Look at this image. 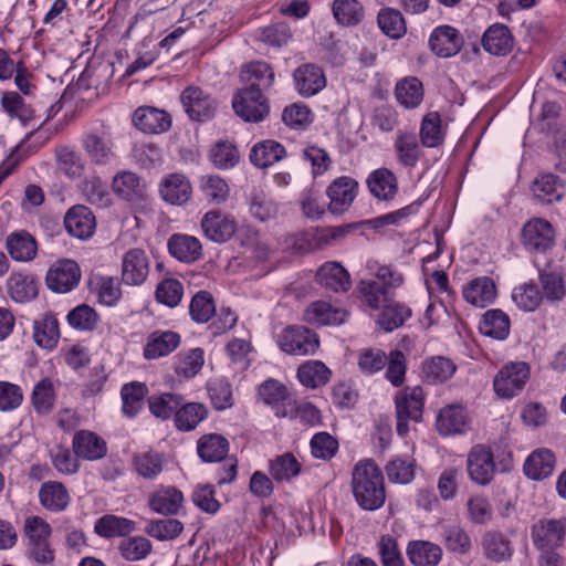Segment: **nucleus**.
I'll return each instance as SVG.
<instances>
[{"instance_id":"obj_1","label":"nucleus","mask_w":566,"mask_h":566,"mask_svg":"<svg viewBox=\"0 0 566 566\" xmlns=\"http://www.w3.org/2000/svg\"><path fill=\"white\" fill-rule=\"evenodd\" d=\"M350 488L356 503L365 511H376L385 504L384 475L373 460H361L355 464Z\"/></svg>"},{"instance_id":"obj_2","label":"nucleus","mask_w":566,"mask_h":566,"mask_svg":"<svg viewBox=\"0 0 566 566\" xmlns=\"http://www.w3.org/2000/svg\"><path fill=\"white\" fill-rule=\"evenodd\" d=\"M424 394L420 386L406 387L395 397L397 432L405 436L409 431V421L418 422L422 417Z\"/></svg>"},{"instance_id":"obj_3","label":"nucleus","mask_w":566,"mask_h":566,"mask_svg":"<svg viewBox=\"0 0 566 566\" xmlns=\"http://www.w3.org/2000/svg\"><path fill=\"white\" fill-rule=\"evenodd\" d=\"M232 107L239 117L250 123L262 122L270 113L269 101L265 94L243 87L233 95Z\"/></svg>"},{"instance_id":"obj_4","label":"nucleus","mask_w":566,"mask_h":566,"mask_svg":"<svg viewBox=\"0 0 566 566\" xmlns=\"http://www.w3.org/2000/svg\"><path fill=\"white\" fill-rule=\"evenodd\" d=\"M528 378L530 368L526 363L507 364L495 376L494 390L499 397L511 399L524 388Z\"/></svg>"},{"instance_id":"obj_5","label":"nucleus","mask_w":566,"mask_h":566,"mask_svg":"<svg viewBox=\"0 0 566 566\" xmlns=\"http://www.w3.org/2000/svg\"><path fill=\"white\" fill-rule=\"evenodd\" d=\"M279 347L290 355H313L319 342L315 333L303 326H287L277 338Z\"/></svg>"},{"instance_id":"obj_6","label":"nucleus","mask_w":566,"mask_h":566,"mask_svg":"<svg viewBox=\"0 0 566 566\" xmlns=\"http://www.w3.org/2000/svg\"><path fill=\"white\" fill-rule=\"evenodd\" d=\"M467 472L473 483L482 486L490 484L496 472L491 449L483 444L472 447L467 455Z\"/></svg>"},{"instance_id":"obj_7","label":"nucleus","mask_w":566,"mask_h":566,"mask_svg":"<svg viewBox=\"0 0 566 566\" xmlns=\"http://www.w3.org/2000/svg\"><path fill=\"white\" fill-rule=\"evenodd\" d=\"M566 536V517L541 518L532 525L531 537L538 549L559 547Z\"/></svg>"},{"instance_id":"obj_8","label":"nucleus","mask_w":566,"mask_h":566,"mask_svg":"<svg viewBox=\"0 0 566 566\" xmlns=\"http://www.w3.org/2000/svg\"><path fill=\"white\" fill-rule=\"evenodd\" d=\"M181 103L188 116L198 122L211 119L217 111V102L197 86H188L184 90Z\"/></svg>"},{"instance_id":"obj_9","label":"nucleus","mask_w":566,"mask_h":566,"mask_svg":"<svg viewBox=\"0 0 566 566\" xmlns=\"http://www.w3.org/2000/svg\"><path fill=\"white\" fill-rule=\"evenodd\" d=\"M200 227L207 239L216 243H223L235 233L237 222L229 213L210 210L203 214Z\"/></svg>"},{"instance_id":"obj_10","label":"nucleus","mask_w":566,"mask_h":566,"mask_svg":"<svg viewBox=\"0 0 566 566\" xmlns=\"http://www.w3.org/2000/svg\"><path fill=\"white\" fill-rule=\"evenodd\" d=\"M554 240L555 231L544 219H532L522 229V243L528 251L545 252L554 245Z\"/></svg>"},{"instance_id":"obj_11","label":"nucleus","mask_w":566,"mask_h":566,"mask_svg":"<svg viewBox=\"0 0 566 566\" xmlns=\"http://www.w3.org/2000/svg\"><path fill=\"white\" fill-rule=\"evenodd\" d=\"M158 192L166 203L182 206L191 199L192 186L186 175L181 172H170L160 179Z\"/></svg>"},{"instance_id":"obj_12","label":"nucleus","mask_w":566,"mask_h":566,"mask_svg":"<svg viewBox=\"0 0 566 566\" xmlns=\"http://www.w3.org/2000/svg\"><path fill=\"white\" fill-rule=\"evenodd\" d=\"M259 396L270 406L277 418L292 416L294 400L290 397L287 388L275 379H268L259 387Z\"/></svg>"},{"instance_id":"obj_13","label":"nucleus","mask_w":566,"mask_h":566,"mask_svg":"<svg viewBox=\"0 0 566 566\" xmlns=\"http://www.w3.org/2000/svg\"><path fill=\"white\" fill-rule=\"evenodd\" d=\"M149 258L143 249L133 248L122 258V282L130 286L142 285L149 274Z\"/></svg>"},{"instance_id":"obj_14","label":"nucleus","mask_w":566,"mask_h":566,"mask_svg":"<svg viewBox=\"0 0 566 566\" xmlns=\"http://www.w3.org/2000/svg\"><path fill=\"white\" fill-rule=\"evenodd\" d=\"M81 280V270L73 260L57 261L48 272L45 282L50 290L56 293H66L77 286Z\"/></svg>"},{"instance_id":"obj_15","label":"nucleus","mask_w":566,"mask_h":566,"mask_svg":"<svg viewBox=\"0 0 566 566\" xmlns=\"http://www.w3.org/2000/svg\"><path fill=\"white\" fill-rule=\"evenodd\" d=\"M358 182L348 176L336 178L326 189L329 198L328 210L333 214H340L348 210L357 196Z\"/></svg>"},{"instance_id":"obj_16","label":"nucleus","mask_w":566,"mask_h":566,"mask_svg":"<svg viewBox=\"0 0 566 566\" xmlns=\"http://www.w3.org/2000/svg\"><path fill=\"white\" fill-rule=\"evenodd\" d=\"M243 88L265 94L274 85L273 67L264 61H253L244 64L240 72Z\"/></svg>"},{"instance_id":"obj_17","label":"nucleus","mask_w":566,"mask_h":566,"mask_svg":"<svg viewBox=\"0 0 566 566\" xmlns=\"http://www.w3.org/2000/svg\"><path fill=\"white\" fill-rule=\"evenodd\" d=\"M82 146L91 163L107 165L115 158L114 144L111 134L106 130L88 132L83 136Z\"/></svg>"},{"instance_id":"obj_18","label":"nucleus","mask_w":566,"mask_h":566,"mask_svg":"<svg viewBox=\"0 0 566 566\" xmlns=\"http://www.w3.org/2000/svg\"><path fill=\"white\" fill-rule=\"evenodd\" d=\"M295 91L303 97H312L326 86L323 70L315 64H303L293 72Z\"/></svg>"},{"instance_id":"obj_19","label":"nucleus","mask_w":566,"mask_h":566,"mask_svg":"<svg viewBox=\"0 0 566 566\" xmlns=\"http://www.w3.org/2000/svg\"><path fill=\"white\" fill-rule=\"evenodd\" d=\"M462 45V35L451 25L437 27L429 38V46L439 57L446 59L455 55L461 50Z\"/></svg>"},{"instance_id":"obj_20","label":"nucleus","mask_w":566,"mask_h":566,"mask_svg":"<svg viewBox=\"0 0 566 566\" xmlns=\"http://www.w3.org/2000/svg\"><path fill=\"white\" fill-rule=\"evenodd\" d=\"M496 285L489 276H479L471 280L462 289L463 298L475 307L484 308L496 298Z\"/></svg>"},{"instance_id":"obj_21","label":"nucleus","mask_w":566,"mask_h":566,"mask_svg":"<svg viewBox=\"0 0 566 566\" xmlns=\"http://www.w3.org/2000/svg\"><path fill=\"white\" fill-rule=\"evenodd\" d=\"M72 448L78 458L88 461L99 460L107 453L105 440L88 430H81L74 434Z\"/></svg>"},{"instance_id":"obj_22","label":"nucleus","mask_w":566,"mask_h":566,"mask_svg":"<svg viewBox=\"0 0 566 566\" xmlns=\"http://www.w3.org/2000/svg\"><path fill=\"white\" fill-rule=\"evenodd\" d=\"M565 271L560 266L547 264L538 271L543 298L560 302L566 296Z\"/></svg>"},{"instance_id":"obj_23","label":"nucleus","mask_w":566,"mask_h":566,"mask_svg":"<svg viewBox=\"0 0 566 566\" xmlns=\"http://www.w3.org/2000/svg\"><path fill=\"white\" fill-rule=\"evenodd\" d=\"M64 224L67 232L78 239L90 238L96 227L93 212L85 206H74L71 208L65 218Z\"/></svg>"},{"instance_id":"obj_24","label":"nucleus","mask_w":566,"mask_h":566,"mask_svg":"<svg viewBox=\"0 0 566 566\" xmlns=\"http://www.w3.org/2000/svg\"><path fill=\"white\" fill-rule=\"evenodd\" d=\"M133 119L135 126L147 134L164 133L171 126L169 114L151 106L137 108Z\"/></svg>"},{"instance_id":"obj_25","label":"nucleus","mask_w":566,"mask_h":566,"mask_svg":"<svg viewBox=\"0 0 566 566\" xmlns=\"http://www.w3.org/2000/svg\"><path fill=\"white\" fill-rule=\"evenodd\" d=\"M113 191L124 200L136 202L146 193V182L132 171L117 172L112 182Z\"/></svg>"},{"instance_id":"obj_26","label":"nucleus","mask_w":566,"mask_h":566,"mask_svg":"<svg viewBox=\"0 0 566 566\" xmlns=\"http://www.w3.org/2000/svg\"><path fill=\"white\" fill-rule=\"evenodd\" d=\"M6 249L14 261L29 262L36 256L38 243L28 231L18 230L6 238Z\"/></svg>"},{"instance_id":"obj_27","label":"nucleus","mask_w":566,"mask_h":566,"mask_svg":"<svg viewBox=\"0 0 566 566\" xmlns=\"http://www.w3.org/2000/svg\"><path fill=\"white\" fill-rule=\"evenodd\" d=\"M180 344V335L172 331H156L149 334L144 347V357L157 359L172 353Z\"/></svg>"},{"instance_id":"obj_28","label":"nucleus","mask_w":566,"mask_h":566,"mask_svg":"<svg viewBox=\"0 0 566 566\" xmlns=\"http://www.w3.org/2000/svg\"><path fill=\"white\" fill-rule=\"evenodd\" d=\"M366 182L370 193L378 200H391L398 192L397 177L388 168L371 171Z\"/></svg>"},{"instance_id":"obj_29","label":"nucleus","mask_w":566,"mask_h":566,"mask_svg":"<svg viewBox=\"0 0 566 566\" xmlns=\"http://www.w3.org/2000/svg\"><path fill=\"white\" fill-rule=\"evenodd\" d=\"M347 313L343 308L334 307L327 302H313L304 311V321L316 326L339 325L345 322Z\"/></svg>"},{"instance_id":"obj_30","label":"nucleus","mask_w":566,"mask_h":566,"mask_svg":"<svg viewBox=\"0 0 566 566\" xmlns=\"http://www.w3.org/2000/svg\"><path fill=\"white\" fill-rule=\"evenodd\" d=\"M316 280L326 290L333 292H346L352 286L349 273L337 262L324 263L316 273Z\"/></svg>"},{"instance_id":"obj_31","label":"nucleus","mask_w":566,"mask_h":566,"mask_svg":"<svg viewBox=\"0 0 566 566\" xmlns=\"http://www.w3.org/2000/svg\"><path fill=\"white\" fill-rule=\"evenodd\" d=\"M555 464V454L549 449L542 448L527 457L523 470L527 478L539 481L552 475Z\"/></svg>"},{"instance_id":"obj_32","label":"nucleus","mask_w":566,"mask_h":566,"mask_svg":"<svg viewBox=\"0 0 566 566\" xmlns=\"http://www.w3.org/2000/svg\"><path fill=\"white\" fill-rule=\"evenodd\" d=\"M484 556L494 563L507 562L513 555L511 541L499 531H488L481 541Z\"/></svg>"},{"instance_id":"obj_33","label":"nucleus","mask_w":566,"mask_h":566,"mask_svg":"<svg viewBox=\"0 0 566 566\" xmlns=\"http://www.w3.org/2000/svg\"><path fill=\"white\" fill-rule=\"evenodd\" d=\"M513 44V35L504 24L495 23L489 27L482 36L483 49L493 55L509 54Z\"/></svg>"},{"instance_id":"obj_34","label":"nucleus","mask_w":566,"mask_h":566,"mask_svg":"<svg viewBox=\"0 0 566 566\" xmlns=\"http://www.w3.org/2000/svg\"><path fill=\"white\" fill-rule=\"evenodd\" d=\"M394 147L397 159L403 167H415L422 155L418 137L412 132L398 130Z\"/></svg>"},{"instance_id":"obj_35","label":"nucleus","mask_w":566,"mask_h":566,"mask_svg":"<svg viewBox=\"0 0 566 566\" xmlns=\"http://www.w3.org/2000/svg\"><path fill=\"white\" fill-rule=\"evenodd\" d=\"M168 250L172 256L186 263L197 261L202 254V245L196 237L180 233L170 237Z\"/></svg>"},{"instance_id":"obj_36","label":"nucleus","mask_w":566,"mask_h":566,"mask_svg":"<svg viewBox=\"0 0 566 566\" xmlns=\"http://www.w3.org/2000/svg\"><path fill=\"white\" fill-rule=\"evenodd\" d=\"M417 462L413 457L399 454L391 458L385 465V472L390 483L406 485L416 476Z\"/></svg>"},{"instance_id":"obj_37","label":"nucleus","mask_w":566,"mask_h":566,"mask_svg":"<svg viewBox=\"0 0 566 566\" xmlns=\"http://www.w3.org/2000/svg\"><path fill=\"white\" fill-rule=\"evenodd\" d=\"M406 553L415 566H437L442 558L441 547L429 541L409 542Z\"/></svg>"},{"instance_id":"obj_38","label":"nucleus","mask_w":566,"mask_h":566,"mask_svg":"<svg viewBox=\"0 0 566 566\" xmlns=\"http://www.w3.org/2000/svg\"><path fill=\"white\" fill-rule=\"evenodd\" d=\"M468 426V416L462 406L451 405L439 411L437 429L443 436L464 432Z\"/></svg>"},{"instance_id":"obj_39","label":"nucleus","mask_w":566,"mask_h":566,"mask_svg":"<svg viewBox=\"0 0 566 566\" xmlns=\"http://www.w3.org/2000/svg\"><path fill=\"white\" fill-rule=\"evenodd\" d=\"M41 505L51 512L64 511L71 501L66 488L57 481H46L39 490Z\"/></svg>"},{"instance_id":"obj_40","label":"nucleus","mask_w":566,"mask_h":566,"mask_svg":"<svg viewBox=\"0 0 566 566\" xmlns=\"http://www.w3.org/2000/svg\"><path fill=\"white\" fill-rule=\"evenodd\" d=\"M286 155L282 144L276 140L266 139L255 144L250 151V161L258 168H266Z\"/></svg>"},{"instance_id":"obj_41","label":"nucleus","mask_w":566,"mask_h":566,"mask_svg":"<svg viewBox=\"0 0 566 566\" xmlns=\"http://www.w3.org/2000/svg\"><path fill=\"white\" fill-rule=\"evenodd\" d=\"M184 501L182 493L174 486L160 488L149 496V507L159 514L174 515Z\"/></svg>"},{"instance_id":"obj_42","label":"nucleus","mask_w":566,"mask_h":566,"mask_svg":"<svg viewBox=\"0 0 566 566\" xmlns=\"http://www.w3.org/2000/svg\"><path fill=\"white\" fill-rule=\"evenodd\" d=\"M197 451L203 462H220L228 454L229 442L219 433L205 434L197 442Z\"/></svg>"},{"instance_id":"obj_43","label":"nucleus","mask_w":566,"mask_h":566,"mask_svg":"<svg viewBox=\"0 0 566 566\" xmlns=\"http://www.w3.org/2000/svg\"><path fill=\"white\" fill-rule=\"evenodd\" d=\"M10 297L17 303H25L38 295V285L32 275L13 272L7 280Z\"/></svg>"},{"instance_id":"obj_44","label":"nucleus","mask_w":566,"mask_h":566,"mask_svg":"<svg viewBox=\"0 0 566 566\" xmlns=\"http://www.w3.org/2000/svg\"><path fill=\"white\" fill-rule=\"evenodd\" d=\"M34 342L42 348L52 349L60 339V329L56 317L45 314L33 325Z\"/></svg>"},{"instance_id":"obj_45","label":"nucleus","mask_w":566,"mask_h":566,"mask_svg":"<svg viewBox=\"0 0 566 566\" xmlns=\"http://www.w3.org/2000/svg\"><path fill=\"white\" fill-rule=\"evenodd\" d=\"M395 95L398 103L403 107L416 108L423 99L422 82L415 76L405 77L396 84Z\"/></svg>"},{"instance_id":"obj_46","label":"nucleus","mask_w":566,"mask_h":566,"mask_svg":"<svg viewBox=\"0 0 566 566\" xmlns=\"http://www.w3.org/2000/svg\"><path fill=\"white\" fill-rule=\"evenodd\" d=\"M534 196L543 203L560 201L564 197L563 185L553 174H543L533 182Z\"/></svg>"},{"instance_id":"obj_47","label":"nucleus","mask_w":566,"mask_h":566,"mask_svg":"<svg viewBox=\"0 0 566 566\" xmlns=\"http://www.w3.org/2000/svg\"><path fill=\"white\" fill-rule=\"evenodd\" d=\"M421 370L428 382L442 384L455 374L457 365L449 358L436 356L423 361Z\"/></svg>"},{"instance_id":"obj_48","label":"nucleus","mask_w":566,"mask_h":566,"mask_svg":"<svg viewBox=\"0 0 566 566\" xmlns=\"http://www.w3.org/2000/svg\"><path fill=\"white\" fill-rule=\"evenodd\" d=\"M480 331L485 336L505 339L510 333V318L501 310H489L482 317Z\"/></svg>"},{"instance_id":"obj_49","label":"nucleus","mask_w":566,"mask_h":566,"mask_svg":"<svg viewBox=\"0 0 566 566\" xmlns=\"http://www.w3.org/2000/svg\"><path fill=\"white\" fill-rule=\"evenodd\" d=\"M148 389L143 382H130L122 387L120 396L123 400V413L128 418H134L144 407V399Z\"/></svg>"},{"instance_id":"obj_50","label":"nucleus","mask_w":566,"mask_h":566,"mask_svg":"<svg viewBox=\"0 0 566 566\" xmlns=\"http://www.w3.org/2000/svg\"><path fill=\"white\" fill-rule=\"evenodd\" d=\"M208 416V410L203 403L188 402L181 403L176 411L175 424L181 431L193 430Z\"/></svg>"},{"instance_id":"obj_51","label":"nucleus","mask_w":566,"mask_h":566,"mask_svg":"<svg viewBox=\"0 0 566 566\" xmlns=\"http://www.w3.org/2000/svg\"><path fill=\"white\" fill-rule=\"evenodd\" d=\"M378 324L386 331L391 332L400 326L411 316V310L399 302L389 300L382 307Z\"/></svg>"},{"instance_id":"obj_52","label":"nucleus","mask_w":566,"mask_h":566,"mask_svg":"<svg viewBox=\"0 0 566 566\" xmlns=\"http://www.w3.org/2000/svg\"><path fill=\"white\" fill-rule=\"evenodd\" d=\"M57 168L69 178L76 179L84 174L85 164L81 155L69 146L55 148Z\"/></svg>"},{"instance_id":"obj_53","label":"nucleus","mask_w":566,"mask_h":566,"mask_svg":"<svg viewBox=\"0 0 566 566\" xmlns=\"http://www.w3.org/2000/svg\"><path fill=\"white\" fill-rule=\"evenodd\" d=\"M95 532L103 537L126 536L135 530V523L126 517L104 515L94 526Z\"/></svg>"},{"instance_id":"obj_54","label":"nucleus","mask_w":566,"mask_h":566,"mask_svg":"<svg viewBox=\"0 0 566 566\" xmlns=\"http://www.w3.org/2000/svg\"><path fill=\"white\" fill-rule=\"evenodd\" d=\"M332 11L338 24L353 27L364 19V8L358 0H334Z\"/></svg>"},{"instance_id":"obj_55","label":"nucleus","mask_w":566,"mask_h":566,"mask_svg":"<svg viewBox=\"0 0 566 566\" xmlns=\"http://www.w3.org/2000/svg\"><path fill=\"white\" fill-rule=\"evenodd\" d=\"M329 377L331 370L319 360L306 361L297 370L298 380L308 388H317L325 385Z\"/></svg>"},{"instance_id":"obj_56","label":"nucleus","mask_w":566,"mask_h":566,"mask_svg":"<svg viewBox=\"0 0 566 566\" xmlns=\"http://www.w3.org/2000/svg\"><path fill=\"white\" fill-rule=\"evenodd\" d=\"M419 136L422 146L428 148L438 147L443 143L442 120L438 112H430L423 116Z\"/></svg>"},{"instance_id":"obj_57","label":"nucleus","mask_w":566,"mask_h":566,"mask_svg":"<svg viewBox=\"0 0 566 566\" xmlns=\"http://www.w3.org/2000/svg\"><path fill=\"white\" fill-rule=\"evenodd\" d=\"M203 364V350L201 348H192L177 356L175 371L177 376L190 379L202 369Z\"/></svg>"},{"instance_id":"obj_58","label":"nucleus","mask_w":566,"mask_h":566,"mask_svg":"<svg viewBox=\"0 0 566 566\" xmlns=\"http://www.w3.org/2000/svg\"><path fill=\"white\" fill-rule=\"evenodd\" d=\"M363 303L371 310L381 308L389 300V293L379 282L374 280H361L357 284Z\"/></svg>"},{"instance_id":"obj_59","label":"nucleus","mask_w":566,"mask_h":566,"mask_svg":"<svg viewBox=\"0 0 566 566\" xmlns=\"http://www.w3.org/2000/svg\"><path fill=\"white\" fill-rule=\"evenodd\" d=\"M377 21L381 31L392 39L402 38L407 31L405 19L400 11L396 9H381L378 13Z\"/></svg>"},{"instance_id":"obj_60","label":"nucleus","mask_w":566,"mask_h":566,"mask_svg":"<svg viewBox=\"0 0 566 566\" xmlns=\"http://www.w3.org/2000/svg\"><path fill=\"white\" fill-rule=\"evenodd\" d=\"M301 472V464L290 452L277 455L270 463V473L279 482L290 481Z\"/></svg>"},{"instance_id":"obj_61","label":"nucleus","mask_w":566,"mask_h":566,"mask_svg":"<svg viewBox=\"0 0 566 566\" xmlns=\"http://www.w3.org/2000/svg\"><path fill=\"white\" fill-rule=\"evenodd\" d=\"M200 189L205 198L214 205L224 202L230 192L227 181L218 175L202 176L200 179Z\"/></svg>"},{"instance_id":"obj_62","label":"nucleus","mask_w":566,"mask_h":566,"mask_svg":"<svg viewBox=\"0 0 566 566\" xmlns=\"http://www.w3.org/2000/svg\"><path fill=\"white\" fill-rule=\"evenodd\" d=\"M31 401L38 413L45 415L52 411L55 402V392L51 379L44 378L34 386Z\"/></svg>"},{"instance_id":"obj_63","label":"nucleus","mask_w":566,"mask_h":566,"mask_svg":"<svg viewBox=\"0 0 566 566\" xmlns=\"http://www.w3.org/2000/svg\"><path fill=\"white\" fill-rule=\"evenodd\" d=\"M292 31L287 23L276 22L259 29L258 39L265 45L281 48L289 43Z\"/></svg>"},{"instance_id":"obj_64","label":"nucleus","mask_w":566,"mask_h":566,"mask_svg":"<svg viewBox=\"0 0 566 566\" xmlns=\"http://www.w3.org/2000/svg\"><path fill=\"white\" fill-rule=\"evenodd\" d=\"M377 549L382 566H405L397 539L391 535L380 536Z\"/></svg>"}]
</instances>
